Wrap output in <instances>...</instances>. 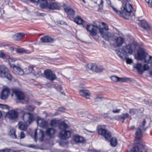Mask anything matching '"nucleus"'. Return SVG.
Instances as JSON below:
<instances>
[{
    "label": "nucleus",
    "instance_id": "1",
    "mask_svg": "<svg viewBox=\"0 0 152 152\" xmlns=\"http://www.w3.org/2000/svg\"><path fill=\"white\" fill-rule=\"evenodd\" d=\"M86 29L88 31L90 35L94 36L99 32L102 36V37L106 40L109 42L113 41L115 39V36L114 33H109L107 31H104L103 29H100L97 26L93 25H87Z\"/></svg>",
    "mask_w": 152,
    "mask_h": 152
},
{
    "label": "nucleus",
    "instance_id": "2",
    "mask_svg": "<svg viewBox=\"0 0 152 152\" xmlns=\"http://www.w3.org/2000/svg\"><path fill=\"white\" fill-rule=\"evenodd\" d=\"M112 7L113 11L120 16L125 18L127 19L133 12V9L132 5L128 2L123 3L121 8L122 12L118 10L113 6Z\"/></svg>",
    "mask_w": 152,
    "mask_h": 152
},
{
    "label": "nucleus",
    "instance_id": "3",
    "mask_svg": "<svg viewBox=\"0 0 152 152\" xmlns=\"http://www.w3.org/2000/svg\"><path fill=\"white\" fill-rule=\"evenodd\" d=\"M126 49L125 51L120 49L117 54L120 57L123 59L126 58V61L127 64H131L132 63V60L130 58H126L127 56V53L132 54L133 51L135 50L136 46L133 44L129 45L126 46Z\"/></svg>",
    "mask_w": 152,
    "mask_h": 152
},
{
    "label": "nucleus",
    "instance_id": "4",
    "mask_svg": "<svg viewBox=\"0 0 152 152\" xmlns=\"http://www.w3.org/2000/svg\"><path fill=\"white\" fill-rule=\"evenodd\" d=\"M35 108L34 106L29 105L26 106L23 108V110H20L21 113H23V118L25 122L30 124L34 120V117L32 114L25 112V111L33 112Z\"/></svg>",
    "mask_w": 152,
    "mask_h": 152
},
{
    "label": "nucleus",
    "instance_id": "5",
    "mask_svg": "<svg viewBox=\"0 0 152 152\" xmlns=\"http://www.w3.org/2000/svg\"><path fill=\"white\" fill-rule=\"evenodd\" d=\"M0 77L6 78L9 81L12 82L17 81L13 78L8 69L4 65L0 66Z\"/></svg>",
    "mask_w": 152,
    "mask_h": 152
},
{
    "label": "nucleus",
    "instance_id": "6",
    "mask_svg": "<svg viewBox=\"0 0 152 152\" xmlns=\"http://www.w3.org/2000/svg\"><path fill=\"white\" fill-rule=\"evenodd\" d=\"M42 2L40 4V7L41 8L48 9L50 10H59L60 7L56 3H52L48 4L47 1L45 0H41Z\"/></svg>",
    "mask_w": 152,
    "mask_h": 152
},
{
    "label": "nucleus",
    "instance_id": "7",
    "mask_svg": "<svg viewBox=\"0 0 152 152\" xmlns=\"http://www.w3.org/2000/svg\"><path fill=\"white\" fill-rule=\"evenodd\" d=\"M12 91V96H13V94H15L18 100H21L24 99L25 97V95L19 89H13Z\"/></svg>",
    "mask_w": 152,
    "mask_h": 152
},
{
    "label": "nucleus",
    "instance_id": "8",
    "mask_svg": "<svg viewBox=\"0 0 152 152\" xmlns=\"http://www.w3.org/2000/svg\"><path fill=\"white\" fill-rule=\"evenodd\" d=\"M99 134L103 136L105 139H109L111 137V133L107 129L102 128H99L98 129Z\"/></svg>",
    "mask_w": 152,
    "mask_h": 152
},
{
    "label": "nucleus",
    "instance_id": "9",
    "mask_svg": "<svg viewBox=\"0 0 152 152\" xmlns=\"http://www.w3.org/2000/svg\"><path fill=\"white\" fill-rule=\"evenodd\" d=\"M44 75L45 77L50 81H53L56 79L55 74H54L50 70L48 69L44 71Z\"/></svg>",
    "mask_w": 152,
    "mask_h": 152
},
{
    "label": "nucleus",
    "instance_id": "10",
    "mask_svg": "<svg viewBox=\"0 0 152 152\" xmlns=\"http://www.w3.org/2000/svg\"><path fill=\"white\" fill-rule=\"evenodd\" d=\"M44 132L42 130H40L39 133L37 135V129L35 130L34 134V138L35 141H37L38 138L39 140L42 142L44 140Z\"/></svg>",
    "mask_w": 152,
    "mask_h": 152
},
{
    "label": "nucleus",
    "instance_id": "11",
    "mask_svg": "<svg viewBox=\"0 0 152 152\" xmlns=\"http://www.w3.org/2000/svg\"><path fill=\"white\" fill-rule=\"evenodd\" d=\"M137 56L139 59L142 60L143 59L148 53L145 52V50L143 48H139L137 51Z\"/></svg>",
    "mask_w": 152,
    "mask_h": 152
},
{
    "label": "nucleus",
    "instance_id": "12",
    "mask_svg": "<svg viewBox=\"0 0 152 152\" xmlns=\"http://www.w3.org/2000/svg\"><path fill=\"white\" fill-rule=\"evenodd\" d=\"M18 109H16L15 110H12L10 111L8 113V118L12 119L17 118L18 115Z\"/></svg>",
    "mask_w": 152,
    "mask_h": 152
},
{
    "label": "nucleus",
    "instance_id": "13",
    "mask_svg": "<svg viewBox=\"0 0 152 152\" xmlns=\"http://www.w3.org/2000/svg\"><path fill=\"white\" fill-rule=\"evenodd\" d=\"M71 132L70 131H62L60 133V137L62 139H66L69 138L70 136Z\"/></svg>",
    "mask_w": 152,
    "mask_h": 152
},
{
    "label": "nucleus",
    "instance_id": "14",
    "mask_svg": "<svg viewBox=\"0 0 152 152\" xmlns=\"http://www.w3.org/2000/svg\"><path fill=\"white\" fill-rule=\"evenodd\" d=\"M65 11L68 17L71 20L74 19V17L75 15V11L73 10L67 8L65 9Z\"/></svg>",
    "mask_w": 152,
    "mask_h": 152
},
{
    "label": "nucleus",
    "instance_id": "15",
    "mask_svg": "<svg viewBox=\"0 0 152 152\" xmlns=\"http://www.w3.org/2000/svg\"><path fill=\"white\" fill-rule=\"evenodd\" d=\"M56 132V130L52 128H48L46 129V134L49 138H53L55 137Z\"/></svg>",
    "mask_w": 152,
    "mask_h": 152
},
{
    "label": "nucleus",
    "instance_id": "16",
    "mask_svg": "<svg viewBox=\"0 0 152 152\" xmlns=\"http://www.w3.org/2000/svg\"><path fill=\"white\" fill-rule=\"evenodd\" d=\"M114 41V45L115 47H118L121 46L124 42V39L121 37H118L115 39L113 40Z\"/></svg>",
    "mask_w": 152,
    "mask_h": 152
},
{
    "label": "nucleus",
    "instance_id": "17",
    "mask_svg": "<svg viewBox=\"0 0 152 152\" xmlns=\"http://www.w3.org/2000/svg\"><path fill=\"white\" fill-rule=\"evenodd\" d=\"M10 94V90L9 88H5L2 91L1 95V98L2 99H6Z\"/></svg>",
    "mask_w": 152,
    "mask_h": 152
},
{
    "label": "nucleus",
    "instance_id": "18",
    "mask_svg": "<svg viewBox=\"0 0 152 152\" xmlns=\"http://www.w3.org/2000/svg\"><path fill=\"white\" fill-rule=\"evenodd\" d=\"M10 67L13 68V69L16 72L18 75H22L23 74L24 72L23 70L20 67L16 66L13 64H10Z\"/></svg>",
    "mask_w": 152,
    "mask_h": 152
},
{
    "label": "nucleus",
    "instance_id": "19",
    "mask_svg": "<svg viewBox=\"0 0 152 152\" xmlns=\"http://www.w3.org/2000/svg\"><path fill=\"white\" fill-rule=\"evenodd\" d=\"M129 115L127 113H123L121 115H117L115 116V119L118 121H120L122 120V123L124 122V120L126 119L127 118L129 117Z\"/></svg>",
    "mask_w": 152,
    "mask_h": 152
},
{
    "label": "nucleus",
    "instance_id": "20",
    "mask_svg": "<svg viewBox=\"0 0 152 152\" xmlns=\"http://www.w3.org/2000/svg\"><path fill=\"white\" fill-rule=\"evenodd\" d=\"M32 74L37 77H39L42 75V71L40 69L34 66Z\"/></svg>",
    "mask_w": 152,
    "mask_h": 152
},
{
    "label": "nucleus",
    "instance_id": "21",
    "mask_svg": "<svg viewBox=\"0 0 152 152\" xmlns=\"http://www.w3.org/2000/svg\"><path fill=\"white\" fill-rule=\"evenodd\" d=\"M140 24L142 28L147 31L150 30V26L145 20H143L140 21Z\"/></svg>",
    "mask_w": 152,
    "mask_h": 152
},
{
    "label": "nucleus",
    "instance_id": "22",
    "mask_svg": "<svg viewBox=\"0 0 152 152\" xmlns=\"http://www.w3.org/2000/svg\"><path fill=\"white\" fill-rule=\"evenodd\" d=\"M79 92L81 95L86 97L87 98H89L87 96H89L90 93L88 90L84 89L80 90H79Z\"/></svg>",
    "mask_w": 152,
    "mask_h": 152
},
{
    "label": "nucleus",
    "instance_id": "23",
    "mask_svg": "<svg viewBox=\"0 0 152 152\" xmlns=\"http://www.w3.org/2000/svg\"><path fill=\"white\" fill-rule=\"evenodd\" d=\"M41 41L44 42H52L53 41V39L50 37L46 36L41 38Z\"/></svg>",
    "mask_w": 152,
    "mask_h": 152
},
{
    "label": "nucleus",
    "instance_id": "24",
    "mask_svg": "<svg viewBox=\"0 0 152 152\" xmlns=\"http://www.w3.org/2000/svg\"><path fill=\"white\" fill-rule=\"evenodd\" d=\"M24 34L19 33L14 35L13 36V38L15 40H18L24 37Z\"/></svg>",
    "mask_w": 152,
    "mask_h": 152
},
{
    "label": "nucleus",
    "instance_id": "25",
    "mask_svg": "<svg viewBox=\"0 0 152 152\" xmlns=\"http://www.w3.org/2000/svg\"><path fill=\"white\" fill-rule=\"evenodd\" d=\"M142 136V131L140 128H139L137 129L135 133V138L137 140H140Z\"/></svg>",
    "mask_w": 152,
    "mask_h": 152
},
{
    "label": "nucleus",
    "instance_id": "26",
    "mask_svg": "<svg viewBox=\"0 0 152 152\" xmlns=\"http://www.w3.org/2000/svg\"><path fill=\"white\" fill-rule=\"evenodd\" d=\"M72 20H73L75 23L81 25L83 23L84 21L80 16H77L74 18Z\"/></svg>",
    "mask_w": 152,
    "mask_h": 152
},
{
    "label": "nucleus",
    "instance_id": "27",
    "mask_svg": "<svg viewBox=\"0 0 152 152\" xmlns=\"http://www.w3.org/2000/svg\"><path fill=\"white\" fill-rule=\"evenodd\" d=\"M37 122L39 125L42 127H45L47 125V122L43 119H39Z\"/></svg>",
    "mask_w": 152,
    "mask_h": 152
},
{
    "label": "nucleus",
    "instance_id": "28",
    "mask_svg": "<svg viewBox=\"0 0 152 152\" xmlns=\"http://www.w3.org/2000/svg\"><path fill=\"white\" fill-rule=\"evenodd\" d=\"M9 135L10 137L12 138L16 139L17 138V136L15 134V130L13 128H12L10 129Z\"/></svg>",
    "mask_w": 152,
    "mask_h": 152
},
{
    "label": "nucleus",
    "instance_id": "29",
    "mask_svg": "<svg viewBox=\"0 0 152 152\" xmlns=\"http://www.w3.org/2000/svg\"><path fill=\"white\" fill-rule=\"evenodd\" d=\"M144 62L148 63H152V56H149L148 54L145 57L143 58Z\"/></svg>",
    "mask_w": 152,
    "mask_h": 152
},
{
    "label": "nucleus",
    "instance_id": "30",
    "mask_svg": "<svg viewBox=\"0 0 152 152\" xmlns=\"http://www.w3.org/2000/svg\"><path fill=\"white\" fill-rule=\"evenodd\" d=\"M16 52L19 54L28 53V51L23 48H18L16 50Z\"/></svg>",
    "mask_w": 152,
    "mask_h": 152
},
{
    "label": "nucleus",
    "instance_id": "31",
    "mask_svg": "<svg viewBox=\"0 0 152 152\" xmlns=\"http://www.w3.org/2000/svg\"><path fill=\"white\" fill-rule=\"evenodd\" d=\"M135 67L137 69L139 73H142L143 72V68L142 65L141 64H137Z\"/></svg>",
    "mask_w": 152,
    "mask_h": 152
},
{
    "label": "nucleus",
    "instance_id": "32",
    "mask_svg": "<svg viewBox=\"0 0 152 152\" xmlns=\"http://www.w3.org/2000/svg\"><path fill=\"white\" fill-rule=\"evenodd\" d=\"M18 125L19 128L21 130H25L27 128L28 126L26 124L21 123H20Z\"/></svg>",
    "mask_w": 152,
    "mask_h": 152
},
{
    "label": "nucleus",
    "instance_id": "33",
    "mask_svg": "<svg viewBox=\"0 0 152 152\" xmlns=\"http://www.w3.org/2000/svg\"><path fill=\"white\" fill-rule=\"evenodd\" d=\"M74 140L77 142H82L84 141V139L83 137L80 136H75L74 137Z\"/></svg>",
    "mask_w": 152,
    "mask_h": 152
},
{
    "label": "nucleus",
    "instance_id": "34",
    "mask_svg": "<svg viewBox=\"0 0 152 152\" xmlns=\"http://www.w3.org/2000/svg\"><path fill=\"white\" fill-rule=\"evenodd\" d=\"M68 125L64 122H62L60 124L59 128L60 129L64 130L67 128Z\"/></svg>",
    "mask_w": 152,
    "mask_h": 152
},
{
    "label": "nucleus",
    "instance_id": "35",
    "mask_svg": "<svg viewBox=\"0 0 152 152\" xmlns=\"http://www.w3.org/2000/svg\"><path fill=\"white\" fill-rule=\"evenodd\" d=\"M110 145L112 147H115L117 145V142L115 138H112L110 141Z\"/></svg>",
    "mask_w": 152,
    "mask_h": 152
},
{
    "label": "nucleus",
    "instance_id": "36",
    "mask_svg": "<svg viewBox=\"0 0 152 152\" xmlns=\"http://www.w3.org/2000/svg\"><path fill=\"white\" fill-rule=\"evenodd\" d=\"M9 56L7 54L3 53L2 51L0 50V58L4 59L5 58H8Z\"/></svg>",
    "mask_w": 152,
    "mask_h": 152
},
{
    "label": "nucleus",
    "instance_id": "37",
    "mask_svg": "<svg viewBox=\"0 0 152 152\" xmlns=\"http://www.w3.org/2000/svg\"><path fill=\"white\" fill-rule=\"evenodd\" d=\"M129 78L126 77H118V82L122 83L125 82L128 80Z\"/></svg>",
    "mask_w": 152,
    "mask_h": 152
},
{
    "label": "nucleus",
    "instance_id": "38",
    "mask_svg": "<svg viewBox=\"0 0 152 152\" xmlns=\"http://www.w3.org/2000/svg\"><path fill=\"white\" fill-rule=\"evenodd\" d=\"M34 68V66H29L28 67V68L26 69V73L28 74L30 73H32Z\"/></svg>",
    "mask_w": 152,
    "mask_h": 152
},
{
    "label": "nucleus",
    "instance_id": "39",
    "mask_svg": "<svg viewBox=\"0 0 152 152\" xmlns=\"http://www.w3.org/2000/svg\"><path fill=\"white\" fill-rule=\"evenodd\" d=\"M93 64L92 63L87 64L86 66V70L89 71L90 70L92 71L93 68Z\"/></svg>",
    "mask_w": 152,
    "mask_h": 152
},
{
    "label": "nucleus",
    "instance_id": "40",
    "mask_svg": "<svg viewBox=\"0 0 152 152\" xmlns=\"http://www.w3.org/2000/svg\"><path fill=\"white\" fill-rule=\"evenodd\" d=\"M9 58H5V59H4L8 60L10 65V64H12L11 63V62H14L16 60L15 58H10L9 56Z\"/></svg>",
    "mask_w": 152,
    "mask_h": 152
},
{
    "label": "nucleus",
    "instance_id": "41",
    "mask_svg": "<svg viewBox=\"0 0 152 152\" xmlns=\"http://www.w3.org/2000/svg\"><path fill=\"white\" fill-rule=\"evenodd\" d=\"M54 88L58 91H60L62 94H64V92L62 91V88L61 86H54Z\"/></svg>",
    "mask_w": 152,
    "mask_h": 152
},
{
    "label": "nucleus",
    "instance_id": "42",
    "mask_svg": "<svg viewBox=\"0 0 152 152\" xmlns=\"http://www.w3.org/2000/svg\"><path fill=\"white\" fill-rule=\"evenodd\" d=\"M136 111L135 109H129V112L131 115H133L136 113Z\"/></svg>",
    "mask_w": 152,
    "mask_h": 152
},
{
    "label": "nucleus",
    "instance_id": "43",
    "mask_svg": "<svg viewBox=\"0 0 152 152\" xmlns=\"http://www.w3.org/2000/svg\"><path fill=\"white\" fill-rule=\"evenodd\" d=\"M102 26H104V28H103L102 29H104V31L105 32L106 31H107V30L108 29V25L103 22H102ZM99 28L100 29V28Z\"/></svg>",
    "mask_w": 152,
    "mask_h": 152
},
{
    "label": "nucleus",
    "instance_id": "44",
    "mask_svg": "<svg viewBox=\"0 0 152 152\" xmlns=\"http://www.w3.org/2000/svg\"><path fill=\"white\" fill-rule=\"evenodd\" d=\"M118 77L116 76H113L111 77V79L112 81L114 82H118Z\"/></svg>",
    "mask_w": 152,
    "mask_h": 152
},
{
    "label": "nucleus",
    "instance_id": "45",
    "mask_svg": "<svg viewBox=\"0 0 152 152\" xmlns=\"http://www.w3.org/2000/svg\"><path fill=\"white\" fill-rule=\"evenodd\" d=\"M19 137L20 139H23L24 138L25 136L26 135L23 132L21 131L20 132V133L19 134Z\"/></svg>",
    "mask_w": 152,
    "mask_h": 152
},
{
    "label": "nucleus",
    "instance_id": "46",
    "mask_svg": "<svg viewBox=\"0 0 152 152\" xmlns=\"http://www.w3.org/2000/svg\"><path fill=\"white\" fill-rule=\"evenodd\" d=\"M57 124V121L56 120H53L51 121L50 123L51 125L53 127L56 126Z\"/></svg>",
    "mask_w": 152,
    "mask_h": 152
},
{
    "label": "nucleus",
    "instance_id": "47",
    "mask_svg": "<svg viewBox=\"0 0 152 152\" xmlns=\"http://www.w3.org/2000/svg\"><path fill=\"white\" fill-rule=\"evenodd\" d=\"M11 149L8 148H5V149L0 150V152H10Z\"/></svg>",
    "mask_w": 152,
    "mask_h": 152
},
{
    "label": "nucleus",
    "instance_id": "48",
    "mask_svg": "<svg viewBox=\"0 0 152 152\" xmlns=\"http://www.w3.org/2000/svg\"><path fill=\"white\" fill-rule=\"evenodd\" d=\"M149 7L152 8V0H145Z\"/></svg>",
    "mask_w": 152,
    "mask_h": 152
},
{
    "label": "nucleus",
    "instance_id": "49",
    "mask_svg": "<svg viewBox=\"0 0 152 152\" xmlns=\"http://www.w3.org/2000/svg\"><path fill=\"white\" fill-rule=\"evenodd\" d=\"M94 100L96 102H100L102 100V98L101 97H97L94 98Z\"/></svg>",
    "mask_w": 152,
    "mask_h": 152
},
{
    "label": "nucleus",
    "instance_id": "50",
    "mask_svg": "<svg viewBox=\"0 0 152 152\" xmlns=\"http://www.w3.org/2000/svg\"><path fill=\"white\" fill-rule=\"evenodd\" d=\"M143 71H144L147 70L149 69V66L147 64H145L143 65Z\"/></svg>",
    "mask_w": 152,
    "mask_h": 152
},
{
    "label": "nucleus",
    "instance_id": "51",
    "mask_svg": "<svg viewBox=\"0 0 152 152\" xmlns=\"http://www.w3.org/2000/svg\"><path fill=\"white\" fill-rule=\"evenodd\" d=\"M102 70L103 69L102 66H97L96 72H101Z\"/></svg>",
    "mask_w": 152,
    "mask_h": 152
},
{
    "label": "nucleus",
    "instance_id": "52",
    "mask_svg": "<svg viewBox=\"0 0 152 152\" xmlns=\"http://www.w3.org/2000/svg\"><path fill=\"white\" fill-rule=\"evenodd\" d=\"M109 114V113L107 112V113H103L102 114H101V115L104 118H106L108 117V115Z\"/></svg>",
    "mask_w": 152,
    "mask_h": 152
},
{
    "label": "nucleus",
    "instance_id": "53",
    "mask_svg": "<svg viewBox=\"0 0 152 152\" xmlns=\"http://www.w3.org/2000/svg\"><path fill=\"white\" fill-rule=\"evenodd\" d=\"M56 23L60 25H64L66 23L64 22L62 20H58L56 21Z\"/></svg>",
    "mask_w": 152,
    "mask_h": 152
},
{
    "label": "nucleus",
    "instance_id": "54",
    "mask_svg": "<svg viewBox=\"0 0 152 152\" xmlns=\"http://www.w3.org/2000/svg\"><path fill=\"white\" fill-rule=\"evenodd\" d=\"M97 67V65L93 64L92 71L94 72H96Z\"/></svg>",
    "mask_w": 152,
    "mask_h": 152
},
{
    "label": "nucleus",
    "instance_id": "55",
    "mask_svg": "<svg viewBox=\"0 0 152 152\" xmlns=\"http://www.w3.org/2000/svg\"><path fill=\"white\" fill-rule=\"evenodd\" d=\"M88 152H99V151L93 149H89L88 150Z\"/></svg>",
    "mask_w": 152,
    "mask_h": 152
},
{
    "label": "nucleus",
    "instance_id": "56",
    "mask_svg": "<svg viewBox=\"0 0 152 152\" xmlns=\"http://www.w3.org/2000/svg\"><path fill=\"white\" fill-rule=\"evenodd\" d=\"M120 110V109H116V110H113V112L114 113H119Z\"/></svg>",
    "mask_w": 152,
    "mask_h": 152
},
{
    "label": "nucleus",
    "instance_id": "57",
    "mask_svg": "<svg viewBox=\"0 0 152 152\" xmlns=\"http://www.w3.org/2000/svg\"><path fill=\"white\" fill-rule=\"evenodd\" d=\"M28 147L29 148H36V145L33 144L29 145H28Z\"/></svg>",
    "mask_w": 152,
    "mask_h": 152
},
{
    "label": "nucleus",
    "instance_id": "58",
    "mask_svg": "<svg viewBox=\"0 0 152 152\" xmlns=\"http://www.w3.org/2000/svg\"><path fill=\"white\" fill-rule=\"evenodd\" d=\"M9 50L11 52L13 53V51H14V48L12 47H10L9 48Z\"/></svg>",
    "mask_w": 152,
    "mask_h": 152
},
{
    "label": "nucleus",
    "instance_id": "59",
    "mask_svg": "<svg viewBox=\"0 0 152 152\" xmlns=\"http://www.w3.org/2000/svg\"><path fill=\"white\" fill-rule=\"evenodd\" d=\"M142 125V127H143L146 124V122L145 120H144L141 123Z\"/></svg>",
    "mask_w": 152,
    "mask_h": 152
},
{
    "label": "nucleus",
    "instance_id": "60",
    "mask_svg": "<svg viewBox=\"0 0 152 152\" xmlns=\"http://www.w3.org/2000/svg\"><path fill=\"white\" fill-rule=\"evenodd\" d=\"M149 72L150 74L152 75V65L151 66Z\"/></svg>",
    "mask_w": 152,
    "mask_h": 152
},
{
    "label": "nucleus",
    "instance_id": "61",
    "mask_svg": "<svg viewBox=\"0 0 152 152\" xmlns=\"http://www.w3.org/2000/svg\"><path fill=\"white\" fill-rule=\"evenodd\" d=\"M79 85H80V86H82L83 85H86V83L82 81V82H80V83Z\"/></svg>",
    "mask_w": 152,
    "mask_h": 152
},
{
    "label": "nucleus",
    "instance_id": "62",
    "mask_svg": "<svg viewBox=\"0 0 152 152\" xmlns=\"http://www.w3.org/2000/svg\"><path fill=\"white\" fill-rule=\"evenodd\" d=\"M29 0L32 2H36V3L38 2L39 1V0Z\"/></svg>",
    "mask_w": 152,
    "mask_h": 152
},
{
    "label": "nucleus",
    "instance_id": "63",
    "mask_svg": "<svg viewBox=\"0 0 152 152\" xmlns=\"http://www.w3.org/2000/svg\"><path fill=\"white\" fill-rule=\"evenodd\" d=\"M104 1L103 0H100V3L99 4V5H101L103 3Z\"/></svg>",
    "mask_w": 152,
    "mask_h": 152
},
{
    "label": "nucleus",
    "instance_id": "64",
    "mask_svg": "<svg viewBox=\"0 0 152 152\" xmlns=\"http://www.w3.org/2000/svg\"><path fill=\"white\" fill-rule=\"evenodd\" d=\"M5 45L4 43H0V47L3 46Z\"/></svg>",
    "mask_w": 152,
    "mask_h": 152
}]
</instances>
